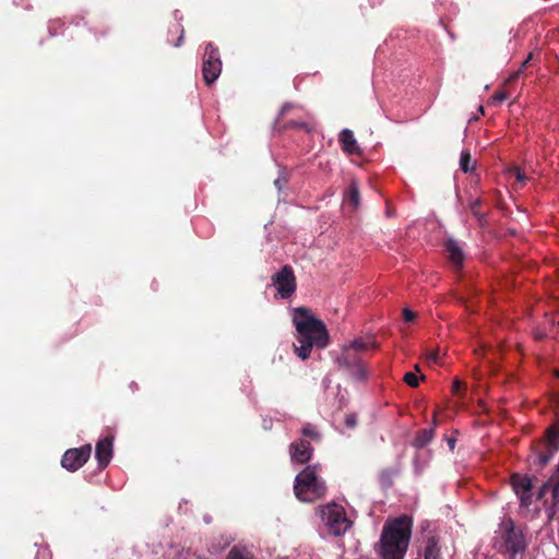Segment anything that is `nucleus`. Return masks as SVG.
Returning <instances> with one entry per match:
<instances>
[{
	"label": "nucleus",
	"mask_w": 559,
	"mask_h": 559,
	"mask_svg": "<svg viewBox=\"0 0 559 559\" xmlns=\"http://www.w3.org/2000/svg\"><path fill=\"white\" fill-rule=\"evenodd\" d=\"M313 449L306 440H298L290 444V459L294 463L305 464L310 461Z\"/></svg>",
	"instance_id": "9d476101"
},
{
	"label": "nucleus",
	"mask_w": 559,
	"mask_h": 559,
	"mask_svg": "<svg viewBox=\"0 0 559 559\" xmlns=\"http://www.w3.org/2000/svg\"><path fill=\"white\" fill-rule=\"evenodd\" d=\"M460 168L465 174L471 173L475 168V163L472 159L471 153L467 150L462 151L460 156Z\"/></svg>",
	"instance_id": "aec40b11"
},
{
	"label": "nucleus",
	"mask_w": 559,
	"mask_h": 559,
	"mask_svg": "<svg viewBox=\"0 0 559 559\" xmlns=\"http://www.w3.org/2000/svg\"><path fill=\"white\" fill-rule=\"evenodd\" d=\"M532 464L544 467L559 450V428L551 426L546 430L545 438L533 444Z\"/></svg>",
	"instance_id": "20e7f679"
},
{
	"label": "nucleus",
	"mask_w": 559,
	"mask_h": 559,
	"mask_svg": "<svg viewBox=\"0 0 559 559\" xmlns=\"http://www.w3.org/2000/svg\"><path fill=\"white\" fill-rule=\"evenodd\" d=\"M226 559H255L252 551L243 546H234Z\"/></svg>",
	"instance_id": "a211bd4d"
},
{
	"label": "nucleus",
	"mask_w": 559,
	"mask_h": 559,
	"mask_svg": "<svg viewBox=\"0 0 559 559\" xmlns=\"http://www.w3.org/2000/svg\"><path fill=\"white\" fill-rule=\"evenodd\" d=\"M429 362L438 364L439 362V352L438 349H430L426 354Z\"/></svg>",
	"instance_id": "bb28decb"
},
{
	"label": "nucleus",
	"mask_w": 559,
	"mask_h": 559,
	"mask_svg": "<svg viewBox=\"0 0 559 559\" xmlns=\"http://www.w3.org/2000/svg\"><path fill=\"white\" fill-rule=\"evenodd\" d=\"M338 140H340L342 148L345 153H347L349 155H360L361 154L360 146L358 145L352 130L343 129L340 134Z\"/></svg>",
	"instance_id": "ddd939ff"
},
{
	"label": "nucleus",
	"mask_w": 559,
	"mask_h": 559,
	"mask_svg": "<svg viewBox=\"0 0 559 559\" xmlns=\"http://www.w3.org/2000/svg\"><path fill=\"white\" fill-rule=\"evenodd\" d=\"M445 250L451 262L456 267H461L464 262V253L459 242L452 238L448 239L445 242Z\"/></svg>",
	"instance_id": "2eb2a0df"
},
{
	"label": "nucleus",
	"mask_w": 559,
	"mask_h": 559,
	"mask_svg": "<svg viewBox=\"0 0 559 559\" xmlns=\"http://www.w3.org/2000/svg\"><path fill=\"white\" fill-rule=\"evenodd\" d=\"M272 281L282 298H288L296 289L295 275L289 265H285L276 272L272 276Z\"/></svg>",
	"instance_id": "0eeeda50"
},
{
	"label": "nucleus",
	"mask_w": 559,
	"mask_h": 559,
	"mask_svg": "<svg viewBox=\"0 0 559 559\" xmlns=\"http://www.w3.org/2000/svg\"><path fill=\"white\" fill-rule=\"evenodd\" d=\"M182 38H183V29H181V35H180V37H179L178 41L175 44V46H176V47H179V46H180V44H181V41H182Z\"/></svg>",
	"instance_id": "f704fd0d"
},
{
	"label": "nucleus",
	"mask_w": 559,
	"mask_h": 559,
	"mask_svg": "<svg viewBox=\"0 0 559 559\" xmlns=\"http://www.w3.org/2000/svg\"><path fill=\"white\" fill-rule=\"evenodd\" d=\"M345 199L353 206V209H356L359 205V191L355 181L350 182L349 188L345 194Z\"/></svg>",
	"instance_id": "6ab92c4d"
},
{
	"label": "nucleus",
	"mask_w": 559,
	"mask_h": 559,
	"mask_svg": "<svg viewBox=\"0 0 559 559\" xmlns=\"http://www.w3.org/2000/svg\"><path fill=\"white\" fill-rule=\"evenodd\" d=\"M424 556L425 559H441L438 539L435 536L427 538Z\"/></svg>",
	"instance_id": "dca6fc26"
},
{
	"label": "nucleus",
	"mask_w": 559,
	"mask_h": 559,
	"mask_svg": "<svg viewBox=\"0 0 559 559\" xmlns=\"http://www.w3.org/2000/svg\"><path fill=\"white\" fill-rule=\"evenodd\" d=\"M321 519L328 528L329 534L340 536L350 526L344 508L336 503H329L321 509Z\"/></svg>",
	"instance_id": "39448f33"
},
{
	"label": "nucleus",
	"mask_w": 559,
	"mask_h": 559,
	"mask_svg": "<svg viewBox=\"0 0 559 559\" xmlns=\"http://www.w3.org/2000/svg\"><path fill=\"white\" fill-rule=\"evenodd\" d=\"M403 318L405 322H413L416 318V313L412 311L409 308H404Z\"/></svg>",
	"instance_id": "c85d7f7f"
},
{
	"label": "nucleus",
	"mask_w": 559,
	"mask_h": 559,
	"mask_svg": "<svg viewBox=\"0 0 559 559\" xmlns=\"http://www.w3.org/2000/svg\"><path fill=\"white\" fill-rule=\"evenodd\" d=\"M355 381H365L368 378V370L364 362L355 364L349 368H344Z\"/></svg>",
	"instance_id": "f3484780"
},
{
	"label": "nucleus",
	"mask_w": 559,
	"mask_h": 559,
	"mask_svg": "<svg viewBox=\"0 0 559 559\" xmlns=\"http://www.w3.org/2000/svg\"><path fill=\"white\" fill-rule=\"evenodd\" d=\"M302 435L305 437H309L313 440H319L320 439V433L318 432V430L316 429L314 426L310 425V424H307L302 427V430H301Z\"/></svg>",
	"instance_id": "5701e85b"
},
{
	"label": "nucleus",
	"mask_w": 559,
	"mask_h": 559,
	"mask_svg": "<svg viewBox=\"0 0 559 559\" xmlns=\"http://www.w3.org/2000/svg\"><path fill=\"white\" fill-rule=\"evenodd\" d=\"M348 347H350L353 350L357 353H362L369 349L370 347L374 348L377 347L374 343L370 341H366L364 338H356L347 344Z\"/></svg>",
	"instance_id": "4be33fe9"
},
{
	"label": "nucleus",
	"mask_w": 559,
	"mask_h": 559,
	"mask_svg": "<svg viewBox=\"0 0 559 559\" xmlns=\"http://www.w3.org/2000/svg\"><path fill=\"white\" fill-rule=\"evenodd\" d=\"M412 527V518L407 515L385 522L376 546V551L381 559H404L411 542Z\"/></svg>",
	"instance_id": "f03ea898"
},
{
	"label": "nucleus",
	"mask_w": 559,
	"mask_h": 559,
	"mask_svg": "<svg viewBox=\"0 0 559 559\" xmlns=\"http://www.w3.org/2000/svg\"><path fill=\"white\" fill-rule=\"evenodd\" d=\"M512 173L515 175V178L519 182H525L526 176L519 168H514Z\"/></svg>",
	"instance_id": "7c9ffc66"
},
{
	"label": "nucleus",
	"mask_w": 559,
	"mask_h": 559,
	"mask_svg": "<svg viewBox=\"0 0 559 559\" xmlns=\"http://www.w3.org/2000/svg\"><path fill=\"white\" fill-rule=\"evenodd\" d=\"M95 456L100 468L106 467L112 457V438L105 437L98 440Z\"/></svg>",
	"instance_id": "9b49d317"
},
{
	"label": "nucleus",
	"mask_w": 559,
	"mask_h": 559,
	"mask_svg": "<svg viewBox=\"0 0 559 559\" xmlns=\"http://www.w3.org/2000/svg\"><path fill=\"white\" fill-rule=\"evenodd\" d=\"M507 99V94L504 92L497 93L492 96V103H502Z\"/></svg>",
	"instance_id": "2f4dec72"
},
{
	"label": "nucleus",
	"mask_w": 559,
	"mask_h": 559,
	"mask_svg": "<svg viewBox=\"0 0 559 559\" xmlns=\"http://www.w3.org/2000/svg\"><path fill=\"white\" fill-rule=\"evenodd\" d=\"M345 425L348 428H354L357 425V416L355 414H348L345 417Z\"/></svg>",
	"instance_id": "c756f323"
},
{
	"label": "nucleus",
	"mask_w": 559,
	"mask_h": 559,
	"mask_svg": "<svg viewBox=\"0 0 559 559\" xmlns=\"http://www.w3.org/2000/svg\"><path fill=\"white\" fill-rule=\"evenodd\" d=\"M287 182V177L285 174H281L274 181L275 187L278 191H281L284 187V185Z\"/></svg>",
	"instance_id": "cd10ccee"
},
{
	"label": "nucleus",
	"mask_w": 559,
	"mask_h": 559,
	"mask_svg": "<svg viewBox=\"0 0 559 559\" xmlns=\"http://www.w3.org/2000/svg\"><path fill=\"white\" fill-rule=\"evenodd\" d=\"M511 485L522 506H528L532 501V480L528 476L515 474L511 478Z\"/></svg>",
	"instance_id": "1a4fd4ad"
},
{
	"label": "nucleus",
	"mask_w": 559,
	"mask_h": 559,
	"mask_svg": "<svg viewBox=\"0 0 559 559\" xmlns=\"http://www.w3.org/2000/svg\"><path fill=\"white\" fill-rule=\"evenodd\" d=\"M292 108V105L290 104H285L282 108H281V111H280V116H283L285 115L288 109Z\"/></svg>",
	"instance_id": "72a5a7b5"
},
{
	"label": "nucleus",
	"mask_w": 559,
	"mask_h": 559,
	"mask_svg": "<svg viewBox=\"0 0 559 559\" xmlns=\"http://www.w3.org/2000/svg\"><path fill=\"white\" fill-rule=\"evenodd\" d=\"M319 465H309L295 478L294 491L302 502H313L325 493V484L318 475Z\"/></svg>",
	"instance_id": "7ed1b4c3"
},
{
	"label": "nucleus",
	"mask_w": 559,
	"mask_h": 559,
	"mask_svg": "<svg viewBox=\"0 0 559 559\" xmlns=\"http://www.w3.org/2000/svg\"><path fill=\"white\" fill-rule=\"evenodd\" d=\"M433 438V429H424L415 438L414 445L417 448L426 447Z\"/></svg>",
	"instance_id": "412c9836"
},
{
	"label": "nucleus",
	"mask_w": 559,
	"mask_h": 559,
	"mask_svg": "<svg viewBox=\"0 0 559 559\" xmlns=\"http://www.w3.org/2000/svg\"><path fill=\"white\" fill-rule=\"evenodd\" d=\"M293 322L296 328L295 353L302 360L310 356L313 347L322 349L329 345L330 336L324 322L316 318L308 309L296 308Z\"/></svg>",
	"instance_id": "f257e3e1"
},
{
	"label": "nucleus",
	"mask_w": 559,
	"mask_h": 559,
	"mask_svg": "<svg viewBox=\"0 0 559 559\" xmlns=\"http://www.w3.org/2000/svg\"><path fill=\"white\" fill-rule=\"evenodd\" d=\"M41 556V559H49L50 555L49 551L46 549L38 550L37 552V559Z\"/></svg>",
	"instance_id": "473e14b6"
},
{
	"label": "nucleus",
	"mask_w": 559,
	"mask_h": 559,
	"mask_svg": "<svg viewBox=\"0 0 559 559\" xmlns=\"http://www.w3.org/2000/svg\"><path fill=\"white\" fill-rule=\"evenodd\" d=\"M337 364L342 368H349L355 364L362 362L361 356L359 353L353 350L347 345L343 346L341 355L337 357Z\"/></svg>",
	"instance_id": "4468645a"
},
{
	"label": "nucleus",
	"mask_w": 559,
	"mask_h": 559,
	"mask_svg": "<svg viewBox=\"0 0 559 559\" xmlns=\"http://www.w3.org/2000/svg\"><path fill=\"white\" fill-rule=\"evenodd\" d=\"M91 452L92 448L90 444L81 448L69 449L62 456L61 465L70 472H75L87 462Z\"/></svg>",
	"instance_id": "6e6552de"
},
{
	"label": "nucleus",
	"mask_w": 559,
	"mask_h": 559,
	"mask_svg": "<svg viewBox=\"0 0 559 559\" xmlns=\"http://www.w3.org/2000/svg\"><path fill=\"white\" fill-rule=\"evenodd\" d=\"M404 381L412 388H416L419 384V378L414 372H407L404 376Z\"/></svg>",
	"instance_id": "b1692460"
},
{
	"label": "nucleus",
	"mask_w": 559,
	"mask_h": 559,
	"mask_svg": "<svg viewBox=\"0 0 559 559\" xmlns=\"http://www.w3.org/2000/svg\"><path fill=\"white\" fill-rule=\"evenodd\" d=\"M222 72V62L218 49L212 43L205 47L203 56L202 74L206 84L213 83Z\"/></svg>",
	"instance_id": "423d86ee"
},
{
	"label": "nucleus",
	"mask_w": 559,
	"mask_h": 559,
	"mask_svg": "<svg viewBox=\"0 0 559 559\" xmlns=\"http://www.w3.org/2000/svg\"><path fill=\"white\" fill-rule=\"evenodd\" d=\"M532 57H533V55H532V53H530V55L527 56V58L523 61V63H522L521 68H520L518 71L513 72V73L509 76V79H508V81H509V82H512V81L516 80V79L520 76V74L522 73L523 69H524V68L526 67V64L531 61Z\"/></svg>",
	"instance_id": "393cba45"
},
{
	"label": "nucleus",
	"mask_w": 559,
	"mask_h": 559,
	"mask_svg": "<svg viewBox=\"0 0 559 559\" xmlns=\"http://www.w3.org/2000/svg\"><path fill=\"white\" fill-rule=\"evenodd\" d=\"M506 549L514 558L518 554L524 551L525 542L521 533L511 530L506 537Z\"/></svg>",
	"instance_id": "f8f14e48"
},
{
	"label": "nucleus",
	"mask_w": 559,
	"mask_h": 559,
	"mask_svg": "<svg viewBox=\"0 0 559 559\" xmlns=\"http://www.w3.org/2000/svg\"><path fill=\"white\" fill-rule=\"evenodd\" d=\"M449 445H450V448H451V449H453V448H454V440H453V439H450V440H449Z\"/></svg>",
	"instance_id": "c9c22d12"
},
{
	"label": "nucleus",
	"mask_w": 559,
	"mask_h": 559,
	"mask_svg": "<svg viewBox=\"0 0 559 559\" xmlns=\"http://www.w3.org/2000/svg\"><path fill=\"white\" fill-rule=\"evenodd\" d=\"M395 474H396V471H383L381 473V481H382V484L390 485L391 484V478Z\"/></svg>",
	"instance_id": "a878e982"
}]
</instances>
